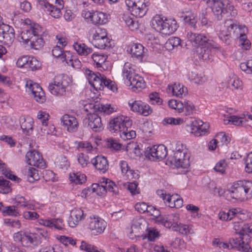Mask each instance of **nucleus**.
Segmentation results:
<instances>
[{
    "instance_id": "12",
    "label": "nucleus",
    "mask_w": 252,
    "mask_h": 252,
    "mask_svg": "<svg viewBox=\"0 0 252 252\" xmlns=\"http://www.w3.org/2000/svg\"><path fill=\"white\" fill-rule=\"evenodd\" d=\"M167 155L166 148L163 145L148 147L145 151L146 158L153 161L162 160Z\"/></svg>"
},
{
    "instance_id": "64",
    "label": "nucleus",
    "mask_w": 252,
    "mask_h": 252,
    "mask_svg": "<svg viewBox=\"0 0 252 252\" xmlns=\"http://www.w3.org/2000/svg\"><path fill=\"white\" fill-rule=\"evenodd\" d=\"M226 166L225 160H221L216 164L214 169L216 172L223 174L225 173Z\"/></svg>"
},
{
    "instance_id": "6",
    "label": "nucleus",
    "mask_w": 252,
    "mask_h": 252,
    "mask_svg": "<svg viewBox=\"0 0 252 252\" xmlns=\"http://www.w3.org/2000/svg\"><path fill=\"white\" fill-rule=\"evenodd\" d=\"M85 73L90 84L96 90H102L105 86L113 92L117 91V88L115 82L107 79L103 75L98 72L94 73L90 69H86Z\"/></svg>"
},
{
    "instance_id": "27",
    "label": "nucleus",
    "mask_w": 252,
    "mask_h": 252,
    "mask_svg": "<svg viewBox=\"0 0 252 252\" xmlns=\"http://www.w3.org/2000/svg\"><path fill=\"white\" fill-rule=\"evenodd\" d=\"M92 164L95 168L104 173L109 167V164L106 158L102 156H96L91 160Z\"/></svg>"
},
{
    "instance_id": "56",
    "label": "nucleus",
    "mask_w": 252,
    "mask_h": 252,
    "mask_svg": "<svg viewBox=\"0 0 252 252\" xmlns=\"http://www.w3.org/2000/svg\"><path fill=\"white\" fill-rule=\"evenodd\" d=\"M191 79L193 80L194 83L198 85H202L207 81L206 77L204 75L194 73H192Z\"/></svg>"
},
{
    "instance_id": "23",
    "label": "nucleus",
    "mask_w": 252,
    "mask_h": 252,
    "mask_svg": "<svg viewBox=\"0 0 252 252\" xmlns=\"http://www.w3.org/2000/svg\"><path fill=\"white\" fill-rule=\"evenodd\" d=\"M61 120L63 125L66 127L68 131L73 132L77 130L78 122L74 117L68 115H64Z\"/></svg>"
},
{
    "instance_id": "25",
    "label": "nucleus",
    "mask_w": 252,
    "mask_h": 252,
    "mask_svg": "<svg viewBox=\"0 0 252 252\" xmlns=\"http://www.w3.org/2000/svg\"><path fill=\"white\" fill-rule=\"evenodd\" d=\"M144 49L142 44L135 43L128 48L127 52L131 54L132 57L141 61L145 54Z\"/></svg>"
},
{
    "instance_id": "28",
    "label": "nucleus",
    "mask_w": 252,
    "mask_h": 252,
    "mask_svg": "<svg viewBox=\"0 0 252 252\" xmlns=\"http://www.w3.org/2000/svg\"><path fill=\"white\" fill-rule=\"evenodd\" d=\"M169 92H171L173 95L178 97H183L188 94V90L183 85L174 83L173 86H168Z\"/></svg>"
},
{
    "instance_id": "4",
    "label": "nucleus",
    "mask_w": 252,
    "mask_h": 252,
    "mask_svg": "<svg viewBox=\"0 0 252 252\" xmlns=\"http://www.w3.org/2000/svg\"><path fill=\"white\" fill-rule=\"evenodd\" d=\"M190 154L186 146L178 142L173 155L168 157V160L177 168L188 169L189 165Z\"/></svg>"
},
{
    "instance_id": "41",
    "label": "nucleus",
    "mask_w": 252,
    "mask_h": 252,
    "mask_svg": "<svg viewBox=\"0 0 252 252\" xmlns=\"http://www.w3.org/2000/svg\"><path fill=\"white\" fill-rule=\"evenodd\" d=\"M107 56L103 54L94 53L91 56V59L97 67H102V65L107 59Z\"/></svg>"
},
{
    "instance_id": "45",
    "label": "nucleus",
    "mask_w": 252,
    "mask_h": 252,
    "mask_svg": "<svg viewBox=\"0 0 252 252\" xmlns=\"http://www.w3.org/2000/svg\"><path fill=\"white\" fill-rule=\"evenodd\" d=\"M233 219L234 220H240V221H243L248 218V215L246 211L242 210L240 208H233Z\"/></svg>"
},
{
    "instance_id": "53",
    "label": "nucleus",
    "mask_w": 252,
    "mask_h": 252,
    "mask_svg": "<svg viewBox=\"0 0 252 252\" xmlns=\"http://www.w3.org/2000/svg\"><path fill=\"white\" fill-rule=\"evenodd\" d=\"M142 101L140 100H134L131 99L128 101V104L130 107V110L134 112H136L138 114L140 113V107L141 106Z\"/></svg>"
},
{
    "instance_id": "10",
    "label": "nucleus",
    "mask_w": 252,
    "mask_h": 252,
    "mask_svg": "<svg viewBox=\"0 0 252 252\" xmlns=\"http://www.w3.org/2000/svg\"><path fill=\"white\" fill-rule=\"evenodd\" d=\"M90 37L92 43L97 48L103 49L110 46L106 31L104 29L97 28L91 30Z\"/></svg>"
},
{
    "instance_id": "3",
    "label": "nucleus",
    "mask_w": 252,
    "mask_h": 252,
    "mask_svg": "<svg viewBox=\"0 0 252 252\" xmlns=\"http://www.w3.org/2000/svg\"><path fill=\"white\" fill-rule=\"evenodd\" d=\"M227 197L239 201H245L252 197V182L244 180L234 183L226 191Z\"/></svg>"
},
{
    "instance_id": "33",
    "label": "nucleus",
    "mask_w": 252,
    "mask_h": 252,
    "mask_svg": "<svg viewBox=\"0 0 252 252\" xmlns=\"http://www.w3.org/2000/svg\"><path fill=\"white\" fill-rule=\"evenodd\" d=\"M73 48L79 55L81 56H87L93 52V49L84 43H74Z\"/></svg>"
},
{
    "instance_id": "52",
    "label": "nucleus",
    "mask_w": 252,
    "mask_h": 252,
    "mask_svg": "<svg viewBox=\"0 0 252 252\" xmlns=\"http://www.w3.org/2000/svg\"><path fill=\"white\" fill-rule=\"evenodd\" d=\"M9 183V181L4 179L2 177H0V192L2 193L9 192L11 190Z\"/></svg>"
},
{
    "instance_id": "48",
    "label": "nucleus",
    "mask_w": 252,
    "mask_h": 252,
    "mask_svg": "<svg viewBox=\"0 0 252 252\" xmlns=\"http://www.w3.org/2000/svg\"><path fill=\"white\" fill-rule=\"evenodd\" d=\"M195 111V106L193 103L190 101H185L184 105V112L185 115L189 116L193 114Z\"/></svg>"
},
{
    "instance_id": "26",
    "label": "nucleus",
    "mask_w": 252,
    "mask_h": 252,
    "mask_svg": "<svg viewBox=\"0 0 252 252\" xmlns=\"http://www.w3.org/2000/svg\"><path fill=\"white\" fill-rule=\"evenodd\" d=\"M214 48L211 43L203 46H199L197 48L196 53L198 58L204 61L210 59L212 57L211 49Z\"/></svg>"
},
{
    "instance_id": "14",
    "label": "nucleus",
    "mask_w": 252,
    "mask_h": 252,
    "mask_svg": "<svg viewBox=\"0 0 252 252\" xmlns=\"http://www.w3.org/2000/svg\"><path fill=\"white\" fill-rule=\"evenodd\" d=\"M13 29L8 25L0 22V42L5 45L10 46L14 39Z\"/></svg>"
},
{
    "instance_id": "2",
    "label": "nucleus",
    "mask_w": 252,
    "mask_h": 252,
    "mask_svg": "<svg viewBox=\"0 0 252 252\" xmlns=\"http://www.w3.org/2000/svg\"><path fill=\"white\" fill-rule=\"evenodd\" d=\"M132 125V121L127 117L119 116L114 118L109 122V129L112 132L119 133L120 137L124 140H130L136 136V132L129 130Z\"/></svg>"
},
{
    "instance_id": "62",
    "label": "nucleus",
    "mask_w": 252,
    "mask_h": 252,
    "mask_svg": "<svg viewBox=\"0 0 252 252\" xmlns=\"http://www.w3.org/2000/svg\"><path fill=\"white\" fill-rule=\"evenodd\" d=\"M140 111L139 114L143 115L144 116H147L150 115L152 113V109L151 107L147 104L145 103L144 102H142L141 106L140 107Z\"/></svg>"
},
{
    "instance_id": "47",
    "label": "nucleus",
    "mask_w": 252,
    "mask_h": 252,
    "mask_svg": "<svg viewBox=\"0 0 252 252\" xmlns=\"http://www.w3.org/2000/svg\"><path fill=\"white\" fill-rule=\"evenodd\" d=\"M78 149H83L88 153H91L95 150V148L93 147L90 142L87 141H80L77 144Z\"/></svg>"
},
{
    "instance_id": "42",
    "label": "nucleus",
    "mask_w": 252,
    "mask_h": 252,
    "mask_svg": "<svg viewBox=\"0 0 252 252\" xmlns=\"http://www.w3.org/2000/svg\"><path fill=\"white\" fill-rule=\"evenodd\" d=\"M228 83L229 85L233 87L235 89L242 90V81L235 75L232 74L229 77V79L228 80Z\"/></svg>"
},
{
    "instance_id": "19",
    "label": "nucleus",
    "mask_w": 252,
    "mask_h": 252,
    "mask_svg": "<svg viewBox=\"0 0 252 252\" xmlns=\"http://www.w3.org/2000/svg\"><path fill=\"white\" fill-rule=\"evenodd\" d=\"M88 126L94 131L99 132L102 130L101 118L95 113H90L86 118Z\"/></svg>"
},
{
    "instance_id": "61",
    "label": "nucleus",
    "mask_w": 252,
    "mask_h": 252,
    "mask_svg": "<svg viewBox=\"0 0 252 252\" xmlns=\"http://www.w3.org/2000/svg\"><path fill=\"white\" fill-rule=\"evenodd\" d=\"M209 188L210 191L215 195L220 196L225 192L223 189L220 187H217L214 183H210L209 184Z\"/></svg>"
},
{
    "instance_id": "59",
    "label": "nucleus",
    "mask_w": 252,
    "mask_h": 252,
    "mask_svg": "<svg viewBox=\"0 0 252 252\" xmlns=\"http://www.w3.org/2000/svg\"><path fill=\"white\" fill-rule=\"evenodd\" d=\"M245 170L248 173H252V152L248 154L245 159Z\"/></svg>"
},
{
    "instance_id": "16",
    "label": "nucleus",
    "mask_w": 252,
    "mask_h": 252,
    "mask_svg": "<svg viewBox=\"0 0 252 252\" xmlns=\"http://www.w3.org/2000/svg\"><path fill=\"white\" fill-rule=\"evenodd\" d=\"M27 162L32 166L39 168L46 167V163L42 155L38 152L32 151L28 152L26 155Z\"/></svg>"
},
{
    "instance_id": "40",
    "label": "nucleus",
    "mask_w": 252,
    "mask_h": 252,
    "mask_svg": "<svg viewBox=\"0 0 252 252\" xmlns=\"http://www.w3.org/2000/svg\"><path fill=\"white\" fill-rule=\"evenodd\" d=\"M26 174L30 182H33L40 179L38 171L33 167H29L26 171Z\"/></svg>"
},
{
    "instance_id": "20",
    "label": "nucleus",
    "mask_w": 252,
    "mask_h": 252,
    "mask_svg": "<svg viewBox=\"0 0 252 252\" xmlns=\"http://www.w3.org/2000/svg\"><path fill=\"white\" fill-rule=\"evenodd\" d=\"M179 221V215L177 214H172L168 215L166 218H160L158 220V223L162 224L165 227L171 228L173 230L178 228Z\"/></svg>"
},
{
    "instance_id": "15",
    "label": "nucleus",
    "mask_w": 252,
    "mask_h": 252,
    "mask_svg": "<svg viewBox=\"0 0 252 252\" xmlns=\"http://www.w3.org/2000/svg\"><path fill=\"white\" fill-rule=\"evenodd\" d=\"M107 226L106 222L98 217L91 216L88 223V227L92 233L95 235L103 233Z\"/></svg>"
},
{
    "instance_id": "36",
    "label": "nucleus",
    "mask_w": 252,
    "mask_h": 252,
    "mask_svg": "<svg viewBox=\"0 0 252 252\" xmlns=\"http://www.w3.org/2000/svg\"><path fill=\"white\" fill-rule=\"evenodd\" d=\"M69 181L76 185L82 184L86 181V177L85 174L80 172H72L69 174Z\"/></svg>"
},
{
    "instance_id": "63",
    "label": "nucleus",
    "mask_w": 252,
    "mask_h": 252,
    "mask_svg": "<svg viewBox=\"0 0 252 252\" xmlns=\"http://www.w3.org/2000/svg\"><path fill=\"white\" fill-rule=\"evenodd\" d=\"M238 233L240 234V237L243 240V238L241 237L244 235H247L249 233H252V224H244L242 225L241 230Z\"/></svg>"
},
{
    "instance_id": "9",
    "label": "nucleus",
    "mask_w": 252,
    "mask_h": 252,
    "mask_svg": "<svg viewBox=\"0 0 252 252\" xmlns=\"http://www.w3.org/2000/svg\"><path fill=\"white\" fill-rule=\"evenodd\" d=\"M126 4L132 16L151 15L150 3L146 0H126Z\"/></svg>"
},
{
    "instance_id": "29",
    "label": "nucleus",
    "mask_w": 252,
    "mask_h": 252,
    "mask_svg": "<svg viewBox=\"0 0 252 252\" xmlns=\"http://www.w3.org/2000/svg\"><path fill=\"white\" fill-rule=\"evenodd\" d=\"M21 127L23 132L27 135L31 134L33 130V121L31 118L21 117L20 119Z\"/></svg>"
},
{
    "instance_id": "31",
    "label": "nucleus",
    "mask_w": 252,
    "mask_h": 252,
    "mask_svg": "<svg viewBox=\"0 0 252 252\" xmlns=\"http://www.w3.org/2000/svg\"><path fill=\"white\" fill-rule=\"evenodd\" d=\"M102 182L103 193L106 192V191H109L115 194L118 193V188L112 181L104 178L102 179Z\"/></svg>"
},
{
    "instance_id": "39",
    "label": "nucleus",
    "mask_w": 252,
    "mask_h": 252,
    "mask_svg": "<svg viewBox=\"0 0 252 252\" xmlns=\"http://www.w3.org/2000/svg\"><path fill=\"white\" fill-rule=\"evenodd\" d=\"M55 127L53 125H48L47 122L41 125L38 129V134L40 135H47L54 134L55 133Z\"/></svg>"
},
{
    "instance_id": "58",
    "label": "nucleus",
    "mask_w": 252,
    "mask_h": 252,
    "mask_svg": "<svg viewBox=\"0 0 252 252\" xmlns=\"http://www.w3.org/2000/svg\"><path fill=\"white\" fill-rule=\"evenodd\" d=\"M41 66V63L35 58H30L28 67L31 68L32 70H38L40 68Z\"/></svg>"
},
{
    "instance_id": "17",
    "label": "nucleus",
    "mask_w": 252,
    "mask_h": 252,
    "mask_svg": "<svg viewBox=\"0 0 252 252\" xmlns=\"http://www.w3.org/2000/svg\"><path fill=\"white\" fill-rule=\"evenodd\" d=\"M63 7V0H56V2H41V9L45 11L46 14H56L57 16L61 12V9Z\"/></svg>"
},
{
    "instance_id": "34",
    "label": "nucleus",
    "mask_w": 252,
    "mask_h": 252,
    "mask_svg": "<svg viewBox=\"0 0 252 252\" xmlns=\"http://www.w3.org/2000/svg\"><path fill=\"white\" fill-rule=\"evenodd\" d=\"M85 22L92 25H103L108 22L107 17H84Z\"/></svg>"
},
{
    "instance_id": "37",
    "label": "nucleus",
    "mask_w": 252,
    "mask_h": 252,
    "mask_svg": "<svg viewBox=\"0 0 252 252\" xmlns=\"http://www.w3.org/2000/svg\"><path fill=\"white\" fill-rule=\"evenodd\" d=\"M122 21H124L126 26L131 31L136 30L139 28V24L136 17H122Z\"/></svg>"
},
{
    "instance_id": "50",
    "label": "nucleus",
    "mask_w": 252,
    "mask_h": 252,
    "mask_svg": "<svg viewBox=\"0 0 252 252\" xmlns=\"http://www.w3.org/2000/svg\"><path fill=\"white\" fill-rule=\"evenodd\" d=\"M239 46L244 50H248L251 48V43L249 40L248 39L246 35L241 36L239 40Z\"/></svg>"
},
{
    "instance_id": "60",
    "label": "nucleus",
    "mask_w": 252,
    "mask_h": 252,
    "mask_svg": "<svg viewBox=\"0 0 252 252\" xmlns=\"http://www.w3.org/2000/svg\"><path fill=\"white\" fill-rule=\"evenodd\" d=\"M3 216H16L17 212L14 206L4 207L2 210Z\"/></svg>"
},
{
    "instance_id": "46",
    "label": "nucleus",
    "mask_w": 252,
    "mask_h": 252,
    "mask_svg": "<svg viewBox=\"0 0 252 252\" xmlns=\"http://www.w3.org/2000/svg\"><path fill=\"white\" fill-rule=\"evenodd\" d=\"M106 145L108 148L115 151L119 150L122 148V145L113 138H109L107 139Z\"/></svg>"
},
{
    "instance_id": "11",
    "label": "nucleus",
    "mask_w": 252,
    "mask_h": 252,
    "mask_svg": "<svg viewBox=\"0 0 252 252\" xmlns=\"http://www.w3.org/2000/svg\"><path fill=\"white\" fill-rule=\"evenodd\" d=\"M219 248L234 249L241 252H252L249 244L245 243L241 237L230 239L228 243L221 242Z\"/></svg>"
},
{
    "instance_id": "35",
    "label": "nucleus",
    "mask_w": 252,
    "mask_h": 252,
    "mask_svg": "<svg viewBox=\"0 0 252 252\" xmlns=\"http://www.w3.org/2000/svg\"><path fill=\"white\" fill-rule=\"evenodd\" d=\"M0 171L9 179L19 182L21 179L13 174L10 170L6 168V165L0 160Z\"/></svg>"
},
{
    "instance_id": "49",
    "label": "nucleus",
    "mask_w": 252,
    "mask_h": 252,
    "mask_svg": "<svg viewBox=\"0 0 252 252\" xmlns=\"http://www.w3.org/2000/svg\"><path fill=\"white\" fill-rule=\"evenodd\" d=\"M150 102L154 105H161L162 99L160 97L159 94L157 92H152L149 95Z\"/></svg>"
},
{
    "instance_id": "38",
    "label": "nucleus",
    "mask_w": 252,
    "mask_h": 252,
    "mask_svg": "<svg viewBox=\"0 0 252 252\" xmlns=\"http://www.w3.org/2000/svg\"><path fill=\"white\" fill-rule=\"evenodd\" d=\"M146 224L145 219L141 217H136L132 220L131 229L132 231L138 232L140 229L144 228Z\"/></svg>"
},
{
    "instance_id": "8",
    "label": "nucleus",
    "mask_w": 252,
    "mask_h": 252,
    "mask_svg": "<svg viewBox=\"0 0 252 252\" xmlns=\"http://www.w3.org/2000/svg\"><path fill=\"white\" fill-rule=\"evenodd\" d=\"M69 83L70 79L67 75L59 74L55 77L53 82L49 84L48 90L54 95L64 96Z\"/></svg>"
},
{
    "instance_id": "7",
    "label": "nucleus",
    "mask_w": 252,
    "mask_h": 252,
    "mask_svg": "<svg viewBox=\"0 0 252 252\" xmlns=\"http://www.w3.org/2000/svg\"><path fill=\"white\" fill-rule=\"evenodd\" d=\"M122 76L125 83L133 88L142 89L145 87L143 78L135 73L134 66L129 63H126L122 70Z\"/></svg>"
},
{
    "instance_id": "1",
    "label": "nucleus",
    "mask_w": 252,
    "mask_h": 252,
    "mask_svg": "<svg viewBox=\"0 0 252 252\" xmlns=\"http://www.w3.org/2000/svg\"><path fill=\"white\" fill-rule=\"evenodd\" d=\"M18 23H15L17 26L23 29H27L22 32L19 36L20 42L25 44L30 42L32 48L38 50L44 45V42L42 38L44 33L42 28L38 24L32 22L29 18L21 19L20 20L16 19Z\"/></svg>"
},
{
    "instance_id": "32",
    "label": "nucleus",
    "mask_w": 252,
    "mask_h": 252,
    "mask_svg": "<svg viewBox=\"0 0 252 252\" xmlns=\"http://www.w3.org/2000/svg\"><path fill=\"white\" fill-rule=\"evenodd\" d=\"M219 37L224 42L226 45H229L231 42V30L225 26V22L224 26L221 29L219 33Z\"/></svg>"
},
{
    "instance_id": "22",
    "label": "nucleus",
    "mask_w": 252,
    "mask_h": 252,
    "mask_svg": "<svg viewBox=\"0 0 252 252\" xmlns=\"http://www.w3.org/2000/svg\"><path fill=\"white\" fill-rule=\"evenodd\" d=\"M225 26H226L228 29H230L231 32L233 31L234 36H239V38L241 37V36L246 35V33L248 31L245 26L237 24L231 20L225 21Z\"/></svg>"
},
{
    "instance_id": "5",
    "label": "nucleus",
    "mask_w": 252,
    "mask_h": 252,
    "mask_svg": "<svg viewBox=\"0 0 252 252\" xmlns=\"http://www.w3.org/2000/svg\"><path fill=\"white\" fill-rule=\"evenodd\" d=\"M151 24L156 31L166 35L173 33L178 28L173 17H153Z\"/></svg>"
},
{
    "instance_id": "30",
    "label": "nucleus",
    "mask_w": 252,
    "mask_h": 252,
    "mask_svg": "<svg viewBox=\"0 0 252 252\" xmlns=\"http://www.w3.org/2000/svg\"><path fill=\"white\" fill-rule=\"evenodd\" d=\"M37 234L29 232H24L22 245L24 247H29L37 245Z\"/></svg>"
},
{
    "instance_id": "57",
    "label": "nucleus",
    "mask_w": 252,
    "mask_h": 252,
    "mask_svg": "<svg viewBox=\"0 0 252 252\" xmlns=\"http://www.w3.org/2000/svg\"><path fill=\"white\" fill-rule=\"evenodd\" d=\"M78 163L83 167H86L90 163L89 158L83 153H80L77 156Z\"/></svg>"
},
{
    "instance_id": "54",
    "label": "nucleus",
    "mask_w": 252,
    "mask_h": 252,
    "mask_svg": "<svg viewBox=\"0 0 252 252\" xmlns=\"http://www.w3.org/2000/svg\"><path fill=\"white\" fill-rule=\"evenodd\" d=\"M174 231H179L180 233L187 235L191 233L192 229L189 225L179 223L178 225V228L176 227V229H174Z\"/></svg>"
},
{
    "instance_id": "51",
    "label": "nucleus",
    "mask_w": 252,
    "mask_h": 252,
    "mask_svg": "<svg viewBox=\"0 0 252 252\" xmlns=\"http://www.w3.org/2000/svg\"><path fill=\"white\" fill-rule=\"evenodd\" d=\"M202 126L201 124H198V126H191V133H193V134L195 136H200L203 135H205L207 133V130L205 128H202L200 127Z\"/></svg>"
},
{
    "instance_id": "55",
    "label": "nucleus",
    "mask_w": 252,
    "mask_h": 252,
    "mask_svg": "<svg viewBox=\"0 0 252 252\" xmlns=\"http://www.w3.org/2000/svg\"><path fill=\"white\" fill-rule=\"evenodd\" d=\"M162 122L164 125H170L176 126L182 124L183 123V119L170 117L164 119Z\"/></svg>"
},
{
    "instance_id": "24",
    "label": "nucleus",
    "mask_w": 252,
    "mask_h": 252,
    "mask_svg": "<svg viewBox=\"0 0 252 252\" xmlns=\"http://www.w3.org/2000/svg\"><path fill=\"white\" fill-rule=\"evenodd\" d=\"M203 1L211 5H213L211 9L215 16H219L223 13V7L225 3L227 2V0H203Z\"/></svg>"
},
{
    "instance_id": "21",
    "label": "nucleus",
    "mask_w": 252,
    "mask_h": 252,
    "mask_svg": "<svg viewBox=\"0 0 252 252\" xmlns=\"http://www.w3.org/2000/svg\"><path fill=\"white\" fill-rule=\"evenodd\" d=\"M52 55L62 62H65L68 65H72V60L70 59L69 52H63L60 46L57 45L53 48Z\"/></svg>"
},
{
    "instance_id": "18",
    "label": "nucleus",
    "mask_w": 252,
    "mask_h": 252,
    "mask_svg": "<svg viewBox=\"0 0 252 252\" xmlns=\"http://www.w3.org/2000/svg\"><path fill=\"white\" fill-rule=\"evenodd\" d=\"M86 216V214L80 208H75L72 210L67 220L69 226L71 227H75L85 219Z\"/></svg>"
},
{
    "instance_id": "43",
    "label": "nucleus",
    "mask_w": 252,
    "mask_h": 252,
    "mask_svg": "<svg viewBox=\"0 0 252 252\" xmlns=\"http://www.w3.org/2000/svg\"><path fill=\"white\" fill-rule=\"evenodd\" d=\"M247 122V120H243L242 118L233 115L230 116L228 120H225L224 123L225 124H227L229 123H231V124L235 126H243V124Z\"/></svg>"
},
{
    "instance_id": "44",
    "label": "nucleus",
    "mask_w": 252,
    "mask_h": 252,
    "mask_svg": "<svg viewBox=\"0 0 252 252\" xmlns=\"http://www.w3.org/2000/svg\"><path fill=\"white\" fill-rule=\"evenodd\" d=\"M234 211L233 208H232L229 209L227 212L220 211L218 214L219 219L222 221H228L233 219Z\"/></svg>"
},
{
    "instance_id": "13",
    "label": "nucleus",
    "mask_w": 252,
    "mask_h": 252,
    "mask_svg": "<svg viewBox=\"0 0 252 252\" xmlns=\"http://www.w3.org/2000/svg\"><path fill=\"white\" fill-rule=\"evenodd\" d=\"M25 87L26 92L31 93L36 101L40 103L45 101V93L38 84L29 80L27 81Z\"/></svg>"
}]
</instances>
